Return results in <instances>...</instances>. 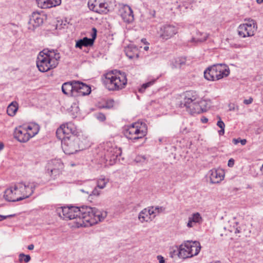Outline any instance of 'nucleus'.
<instances>
[{
	"mask_svg": "<svg viewBox=\"0 0 263 263\" xmlns=\"http://www.w3.org/2000/svg\"><path fill=\"white\" fill-rule=\"evenodd\" d=\"M57 214L64 220L76 219L78 227H87L103 220L107 212L98 210L96 208L82 206L59 207L56 209Z\"/></svg>",
	"mask_w": 263,
	"mask_h": 263,
	"instance_id": "obj_1",
	"label": "nucleus"
},
{
	"mask_svg": "<svg viewBox=\"0 0 263 263\" xmlns=\"http://www.w3.org/2000/svg\"><path fill=\"white\" fill-rule=\"evenodd\" d=\"M61 58L57 50L44 49L40 51L36 60V66L42 72L55 68L59 64Z\"/></svg>",
	"mask_w": 263,
	"mask_h": 263,
	"instance_id": "obj_2",
	"label": "nucleus"
},
{
	"mask_svg": "<svg viewBox=\"0 0 263 263\" xmlns=\"http://www.w3.org/2000/svg\"><path fill=\"white\" fill-rule=\"evenodd\" d=\"M103 84L110 91H118L125 88L127 84L126 74L120 71H112L104 75Z\"/></svg>",
	"mask_w": 263,
	"mask_h": 263,
	"instance_id": "obj_3",
	"label": "nucleus"
},
{
	"mask_svg": "<svg viewBox=\"0 0 263 263\" xmlns=\"http://www.w3.org/2000/svg\"><path fill=\"white\" fill-rule=\"evenodd\" d=\"M180 107H185L186 110L192 114L202 112L200 99L195 92L192 91H187L185 93L183 100L180 102Z\"/></svg>",
	"mask_w": 263,
	"mask_h": 263,
	"instance_id": "obj_4",
	"label": "nucleus"
},
{
	"mask_svg": "<svg viewBox=\"0 0 263 263\" xmlns=\"http://www.w3.org/2000/svg\"><path fill=\"white\" fill-rule=\"evenodd\" d=\"M230 74V69L226 64H217L209 67L204 72L205 79L209 81H217Z\"/></svg>",
	"mask_w": 263,
	"mask_h": 263,
	"instance_id": "obj_5",
	"label": "nucleus"
},
{
	"mask_svg": "<svg viewBox=\"0 0 263 263\" xmlns=\"http://www.w3.org/2000/svg\"><path fill=\"white\" fill-rule=\"evenodd\" d=\"M201 249L199 242L187 240L181 245L178 249V257L183 259L197 255Z\"/></svg>",
	"mask_w": 263,
	"mask_h": 263,
	"instance_id": "obj_6",
	"label": "nucleus"
},
{
	"mask_svg": "<svg viewBox=\"0 0 263 263\" xmlns=\"http://www.w3.org/2000/svg\"><path fill=\"white\" fill-rule=\"evenodd\" d=\"M147 133V127L144 123L137 122L133 123L125 131V136L129 139L136 140L144 137Z\"/></svg>",
	"mask_w": 263,
	"mask_h": 263,
	"instance_id": "obj_7",
	"label": "nucleus"
},
{
	"mask_svg": "<svg viewBox=\"0 0 263 263\" xmlns=\"http://www.w3.org/2000/svg\"><path fill=\"white\" fill-rule=\"evenodd\" d=\"M60 139L62 141V149L66 154H73L84 148L80 145V139L74 135H70Z\"/></svg>",
	"mask_w": 263,
	"mask_h": 263,
	"instance_id": "obj_8",
	"label": "nucleus"
},
{
	"mask_svg": "<svg viewBox=\"0 0 263 263\" xmlns=\"http://www.w3.org/2000/svg\"><path fill=\"white\" fill-rule=\"evenodd\" d=\"M63 168L64 164L60 159H52L46 166V173L54 179L62 173Z\"/></svg>",
	"mask_w": 263,
	"mask_h": 263,
	"instance_id": "obj_9",
	"label": "nucleus"
},
{
	"mask_svg": "<svg viewBox=\"0 0 263 263\" xmlns=\"http://www.w3.org/2000/svg\"><path fill=\"white\" fill-rule=\"evenodd\" d=\"M257 29V24L255 21L249 20L248 22L241 24L238 28V33L243 37L252 36L254 34Z\"/></svg>",
	"mask_w": 263,
	"mask_h": 263,
	"instance_id": "obj_10",
	"label": "nucleus"
},
{
	"mask_svg": "<svg viewBox=\"0 0 263 263\" xmlns=\"http://www.w3.org/2000/svg\"><path fill=\"white\" fill-rule=\"evenodd\" d=\"M76 126L72 122H68L63 124L58 128L56 135L58 139L63 138L69 136V134L76 135L77 134Z\"/></svg>",
	"mask_w": 263,
	"mask_h": 263,
	"instance_id": "obj_11",
	"label": "nucleus"
},
{
	"mask_svg": "<svg viewBox=\"0 0 263 263\" xmlns=\"http://www.w3.org/2000/svg\"><path fill=\"white\" fill-rule=\"evenodd\" d=\"M36 187V184L35 182H20L16 183V189L20 190L23 194L24 199L29 197L34 192Z\"/></svg>",
	"mask_w": 263,
	"mask_h": 263,
	"instance_id": "obj_12",
	"label": "nucleus"
},
{
	"mask_svg": "<svg viewBox=\"0 0 263 263\" xmlns=\"http://www.w3.org/2000/svg\"><path fill=\"white\" fill-rule=\"evenodd\" d=\"M88 6L90 10L98 13H106L108 11V4L102 0H89Z\"/></svg>",
	"mask_w": 263,
	"mask_h": 263,
	"instance_id": "obj_13",
	"label": "nucleus"
},
{
	"mask_svg": "<svg viewBox=\"0 0 263 263\" xmlns=\"http://www.w3.org/2000/svg\"><path fill=\"white\" fill-rule=\"evenodd\" d=\"M178 32V28L174 25L166 24L162 26L160 30V37L164 40L172 37Z\"/></svg>",
	"mask_w": 263,
	"mask_h": 263,
	"instance_id": "obj_14",
	"label": "nucleus"
},
{
	"mask_svg": "<svg viewBox=\"0 0 263 263\" xmlns=\"http://www.w3.org/2000/svg\"><path fill=\"white\" fill-rule=\"evenodd\" d=\"M119 15L123 21L127 23L130 24L134 20L133 11L132 8L127 5H122L119 10Z\"/></svg>",
	"mask_w": 263,
	"mask_h": 263,
	"instance_id": "obj_15",
	"label": "nucleus"
},
{
	"mask_svg": "<svg viewBox=\"0 0 263 263\" xmlns=\"http://www.w3.org/2000/svg\"><path fill=\"white\" fill-rule=\"evenodd\" d=\"M44 16L37 12H34L30 18L29 24V29L34 30L35 28L41 25L44 22Z\"/></svg>",
	"mask_w": 263,
	"mask_h": 263,
	"instance_id": "obj_16",
	"label": "nucleus"
},
{
	"mask_svg": "<svg viewBox=\"0 0 263 263\" xmlns=\"http://www.w3.org/2000/svg\"><path fill=\"white\" fill-rule=\"evenodd\" d=\"M92 31L91 38L84 37L82 39L78 40L76 42L75 47L82 49L83 47H88L93 45L94 41L97 36V29L95 28H93Z\"/></svg>",
	"mask_w": 263,
	"mask_h": 263,
	"instance_id": "obj_17",
	"label": "nucleus"
},
{
	"mask_svg": "<svg viewBox=\"0 0 263 263\" xmlns=\"http://www.w3.org/2000/svg\"><path fill=\"white\" fill-rule=\"evenodd\" d=\"M30 134L25 128L23 125L20 126L15 128L14 132V136L20 142H27L30 138Z\"/></svg>",
	"mask_w": 263,
	"mask_h": 263,
	"instance_id": "obj_18",
	"label": "nucleus"
},
{
	"mask_svg": "<svg viewBox=\"0 0 263 263\" xmlns=\"http://www.w3.org/2000/svg\"><path fill=\"white\" fill-rule=\"evenodd\" d=\"M75 90V97L88 95L91 91L89 85L79 81H76Z\"/></svg>",
	"mask_w": 263,
	"mask_h": 263,
	"instance_id": "obj_19",
	"label": "nucleus"
},
{
	"mask_svg": "<svg viewBox=\"0 0 263 263\" xmlns=\"http://www.w3.org/2000/svg\"><path fill=\"white\" fill-rule=\"evenodd\" d=\"M224 173L221 170H211L209 172V177L211 183H218L224 178Z\"/></svg>",
	"mask_w": 263,
	"mask_h": 263,
	"instance_id": "obj_20",
	"label": "nucleus"
},
{
	"mask_svg": "<svg viewBox=\"0 0 263 263\" xmlns=\"http://www.w3.org/2000/svg\"><path fill=\"white\" fill-rule=\"evenodd\" d=\"M77 81H72L64 83L62 86V92L67 95L75 97V85Z\"/></svg>",
	"mask_w": 263,
	"mask_h": 263,
	"instance_id": "obj_21",
	"label": "nucleus"
},
{
	"mask_svg": "<svg viewBox=\"0 0 263 263\" xmlns=\"http://www.w3.org/2000/svg\"><path fill=\"white\" fill-rule=\"evenodd\" d=\"M202 222V218L200 214L198 212L193 213L189 217V220L187 223L188 228H193L197 224H200Z\"/></svg>",
	"mask_w": 263,
	"mask_h": 263,
	"instance_id": "obj_22",
	"label": "nucleus"
},
{
	"mask_svg": "<svg viewBox=\"0 0 263 263\" xmlns=\"http://www.w3.org/2000/svg\"><path fill=\"white\" fill-rule=\"evenodd\" d=\"M124 51L126 56L130 59H137L139 57L138 48L133 44H130L126 47Z\"/></svg>",
	"mask_w": 263,
	"mask_h": 263,
	"instance_id": "obj_23",
	"label": "nucleus"
},
{
	"mask_svg": "<svg viewBox=\"0 0 263 263\" xmlns=\"http://www.w3.org/2000/svg\"><path fill=\"white\" fill-rule=\"evenodd\" d=\"M4 197L8 201H18V198H16L13 185L5 190Z\"/></svg>",
	"mask_w": 263,
	"mask_h": 263,
	"instance_id": "obj_24",
	"label": "nucleus"
},
{
	"mask_svg": "<svg viewBox=\"0 0 263 263\" xmlns=\"http://www.w3.org/2000/svg\"><path fill=\"white\" fill-rule=\"evenodd\" d=\"M24 127L29 134H30V137L32 138L35 136L39 132L40 126L37 124L33 123H30L28 125H23Z\"/></svg>",
	"mask_w": 263,
	"mask_h": 263,
	"instance_id": "obj_25",
	"label": "nucleus"
},
{
	"mask_svg": "<svg viewBox=\"0 0 263 263\" xmlns=\"http://www.w3.org/2000/svg\"><path fill=\"white\" fill-rule=\"evenodd\" d=\"M138 218L141 223L144 222H148L153 220V218H151V217H150L149 215L148 214L146 208L140 211L139 213Z\"/></svg>",
	"mask_w": 263,
	"mask_h": 263,
	"instance_id": "obj_26",
	"label": "nucleus"
},
{
	"mask_svg": "<svg viewBox=\"0 0 263 263\" xmlns=\"http://www.w3.org/2000/svg\"><path fill=\"white\" fill-rule=\"evenodd\" d=\"M121 155L120 148L118 147L112 148L110 151L107 152V156L110 157V161H115L117 158Z\"/></svg>",
	"mask_w": 263,
	"mask_h": 263,
	"instance_id": "obj_27",
	"label": "nucleus"
},
{
	"mask_svg": "<svg viewBox=\"0 0 263 263\" xmlns=\"http://www.w3.org/2000/svg\"><path fill=\"white\" fill-rule=\"evenodd\" d=\"M108 182L109 179L102 176L97 180V186L99 189H103L106 187Z\"/></svg>",
	"mask_w": 263,
	"mask_h": 263,
	"instance_id": "obj_28",
	"label": "nucleus"
},
{
	"mask_svg": "<svg viewBox=\"0 0 263 263\" xmlns=\"http://www.w3.org/2000/svg\"><path fill=\"white\" fill-rule=\"evenodd\" d=\"M18 109L16 102H12L7 107V112L9 116H13Z\"/></svg>",
	"mask_w": 263,
	"mask_h": 263,
	"instance_id": "obj_29",
	"label": "nucleus"
},
{
	"mask_svg": "<svg viewBox=\"0 0 263 263\" xmlns=\"http://www.w3.org/2000/svg\"><path fill=\"white\" fill-rule=\"evenodd\" d=\"M200 34L203 36L201 37H192L191 40V42L192 43H197L198 42H202L205 41L208 37V36L206 33H202L201 32H199L197 35Z\"/></svg>",
	"mask_w": 263,
	"mask_h": 263,
	"instance_id": "obj_30",
	"label": "nucleus"
},
{
	"mask_svg": "<svg viewBox=\"0 0 263 263\" xmlns=\"http://www.w3.org/2000/svg\"><path fill=\"white\" fill-rule=\"evenodd\" d=\"M200 106L202 109V112L205 111L211 106V101L206 100H200Z\"/></svg>",
	"mask_w": 263,
	"mask_h": 263,
	"instance_id": "obj_31",
	"label": "nucleus"
},
{
	"mask_svg": "<svg viewBox=\"0 0 263 263\" xmlns=\"http://www.w3.org/2000/svg\"><path fill=\"white\" fill-rule=\"evenodd\" d=\"M41 3L43 4V5L41 6V7L42 8L45 9V8H51L52 7H54L53 6V3L52 2V0H40Z\"/></svg>",
	"mask_w": 263,
	"mask_h": 263,
	"instance_id": "obj_32",
	"label": "nucleus"
},
{
	"mask_svg": "<svg viewBox=\"0 0 263 263\" xmlns=\"http://www.w3.org/2000/svg\"><path fill=\"white\" fill-rule=\"evenodd\" d=\"M155 82H156V80L154 79V80L150 81L146 83L143 84L142 85V86L141 87V88H139V91L141 93L143 92L147 88L153 85L155 83Z\"/></svg>",
	"mask_w": 263,
	"mask_h": 263,
	"instance_id": "obj_33",
	"label": "nucleus"
},
{
	"mask_svg": "<svg viewBox=\"0 0 263 263\" xmlns=\"http://www.w3.org/2000/svg\"><path fill=\"white\" fill-rule=\"evenodd\" d=\"M217 125L221 129L218 131L219 135H223L224 134L225 124L220 118L219 121H218L217 123Z\"/></svg>",
	"mask_w": 263,
	"mask_h": 263,
	"instance_id": "obj_34",
	"label": "nucleus"
},
{
	"mask_svg": "<svg viewBox=\"0 0 263 263\" xmlns=\"http://www.w3.org/2000/svg\"><path fill=\"white\" fill-rule=\"evenodd\" d=\"M13 188L14 192L16 194V198H18V201L22 200L24 199L23 194L21 193V191L20 190H18L16 189V183H15L13 185Z\"/></svg>",
	"mask_w": 263,
	"mask_h": 263,
	"instance_id": "obj_35",
	"label": "nucleus"
},
{
	"mask_svg": "<svg viewBox=\"0 0 263 263\" xmlns=\"http://www.w3.org/2000/svg\"><path fill=\"white\" fill-rule=\"evenodd\" d=\"M148 214L149 215L151 218H153V220L155 218L156 214H157L156 211L155 210V208L154 206H149L146 208Z\"/></svg>",
	"mask_w": 263,
	"mask_h": 263,
	"instance_id": "obj_36",
	"label": "nucleus"
},
{
	"mask_svg": "<svg viewBox=\"0 0 263 263\" xmlns=\"http://www.w3.org/2000/svg\"><path fill=\"white\" fill-rule=\"evenodd\" d=\"M31 259V257L29 255H25L24 253H21L19 255V261L22 262L23 260L25 262H28Z\"/></svg>",
	"mask_w": 263,
	"mask_h": 263,
	"instance_id": "obj_37",
	"label": "nucleus"
},
{
	"mask_svg": "<svg viewBox=\"0 0 263 263\" xmlns=\"http://www.w3.org/2000/svg\"><path fill=\"white\" fill-rule=\"evenodd\" d=\"M135 161L137 163H143L146 162V158L144 156H137L135 158Z\"/></svg>",
	"mask_w": 263,
	"mask_h": 263,
	"instance_id": "obj_38",
	"label": "nucleus"
},
{
	"mask_svg": "<svg viewBox=\"0 0 263 263\" xmlns=\"http://www.w3.org/2000/svg\"><path fill=\"white\" fill-rule=\"evenodd\" d=\"M185 59L182 58H178L175 60L176 67L181 66L185 64Z\"/></svg>",
	"mask_w": 263,
	"mask_h": 263,
	"instance_id": "obj_39",
	"label": "nucleus"
},
{
	"mask_svg": "<svg viewBox=\"0 0 263 263\" xmlns=\"http://www.w3.org/2000/svg\"><path fill=\"white\" fill-rule=\"evenodd\" d=\"M100 189H99L97 186H96L92 191L91 193L90 194V195H93L98 196L100 195L101 192L100 191Z\"/></svg>",
	"mask_w": 263,
	"mask_h": 263,
	"instance_id": "obj_40",
	"label": "nucleus"
},
{
	"mask_svg": "<svg viewBox=\"0 0 263 263\" xmlns=\"http://www.w3.org/2000/svg\"><path fill=\"white\" fill-rule=\"evenodd\" d=\"M154 207L155 208V210L156 211V213L157 214L161 213H164L165 210V208L163 206H156Z\"/></svg>",
	"mask_w": 263,
	"mask_h": 263,
	"instance_id": "obj_41",
	"label": "nucleus"
},
{
	"mask_svg": "<svg viewBox=\"0 0 263 263\" xmlns=\"http://www.w3.org/2000/svg\"><path fill=\"white\" fill-rule=\"evenodd\" d=\"M97 118L101 121H103L105 120L106 117L103 114L98 113L96 115Z\"/></svg>",
	"mask_w": 263,
	"mask_h": 263,
	"instance_id": "obj_42",
	"label": "nucleus"
},
{
	"mask_svg": "<svg viewBox=\"0 0 263 263\" xmlns=\"http://www.w3.org/2000/svg\"><path fill=\"white\" fill-rule=\"evenodd\" d=\"M231 46L232 47L236 48L246 47V46L244 45L237 44H231Z\"/></svg>",
	"mask_w": 263,
	"mask_h": 263,
	"instance_id": "obj_43",
	"label": "nucleus"
},
{
	"mask_svg": "<svg viewBox=\"0 0 263 263\" xmlns=\"http://www.w3.org/2000/svg\"><path fill=\"white\" fill-rule=\"evenodd\" d=\"M253 102V99L252 98H250L248 99H245L243 101V103L247 105L250 104L252 103Z\"/></svg>",
	"mask_w": 263,
	"mask_h": 263,
	"instance_id": "obj_44",
	"label": "nucleus"
},
{
	"mask_svg": "<svg viewBox=\"0 0 263 263\" xmlns=\"http://www.w3.org/2000/svg\"><path fill=\"white\" fill-rule=\"evenodd\" d=\"M234 164V160L233 158L229 159L228 163V165L229 167H233Z\"/></svg>",
	"mask_w": 263,
	"mask_h": 263,
	"instance_id": "obj_45",
	"label": "nucleus"
},
{
	"mask_svg": "<svg viewBox=\"0 0 263 263\" xmlns=\"http://www.w3.org/2000/svg\"><path fill=\"white\" fill-rule=\"evenodd\" d=\"M157 258L159 263H165L164 259L161 255H158Z\"/></svg>",
	"mask_w": 263,
	"mask_h": 263,
	"instance_id": "obj_46",
	"label": "nucleus"
},
{
	"mask_svg": "<svg viewBox=\"0 0 263 263\" xmlns=\"http://www.w3.org/2000/svg\"><path fill=\"white\" fill-rule=\"evenodd\" d=\"M72 108H74V111L77 113L79 111V108L76 103L73 104L71 106Z\"/></svg>",
	"mask_w": 263,
	"mask_h": 263,
	"instance_id": "obj_47",
	"label": "nucleus"
},
{
	"mask_svg": "<svg viewBox=\"0 0 263 263\" xmlns=\"http://www.w3.org/2000/svg\"><path fill=\"white\" fill-rule=\"evenodd\" d=\"M52 2L53 3V5L54 7L60 5L61 3V0H52Z\"/></svg>",
	"mask_w": 263,
	"mask_h": 263,
	"instance_id": "obj_48",
	"label": "nucleus"
},
{
	"mask_svg": "<svg viewBox=\"0 0 263 263\" xmlns=\"http://www.w3.org/2000/svg\"><path fill=\"white\" fill-rule=\"evenodd\" d=\"M13 216V215H9L7 216H4V215H0V221L5 219L8 217H11Z\"/></svg>",
	"mask_w": 263,
	"mask_h": 263,
	"instance_id": "obj_49",
	"label": "nucleus"
},
{
	"mask_svg": "<svg viewBox=\"0 0 263 263\" xmlns=\"http://www.w3.org/2000/svg\"><path fill=\"white\" fill-rule=\"evenodd\" d=\"M239 142L241 143V145H244L246 144L247 140L246 139H240Z\"/></svg>",
	"mask_w": 263,
	"mask_h": 263,
	"instance_id": "obj_50",
	"label": "nucleus"
},
{
	"mask_svg": "<svg viewBox=\"0 0 263 263\" xmlns=\"http://www.w3.org/2000/svg\"><path fill=\"white\" fill-rule=\"evenodd\" d=\"M201 121H202V123H206L208 121V118H205V117H202L201 119Z\"/></svg>",
	"mask_w": 263,
	"mask_h": 263,
	"instance_id": "obj_51",
	"label": "nucleus"
},
{
	"mask_svg": "<svg viewBox=\"0 0 263 263\" xmlns=\"http://www.w3.org/2000/svg\"><path fill=\"white\" fill-rule=\"evenodd\" d=\"M34 248V245L32 244H31L28 246V249L29 250H32Z\"/></svg>",
	"mask_w": 263,
	"mask_h": 263,
	"instance_id": "obj_52",
	"label": "nucleus"
},
{
	"mask_svg": "<svg viewBox=\"0 0 263 263\" xmlns=\"http://www.w3.org/2000/svg\"><path fill=\"white\" fill-rule=\"evenodd\" d=\"M233 142L234 144H237L238 142H239L240 141V140L239 139H233Z\"/></svg>",
	"mask_w": 263,
	"mask_h": 263,
	"instance_id": "obj_53",
	"label": "nucleus"
},
{
	"mask_svg": "<svg viewBox=\"0 0 263 263\" xmlns=\"http://www.w3.org/2000/svg\"><path fill=\"white\" fill-rule=\"evenodd\" d=\"M4 147V145L2 142H0V151H2Z\"/></svg>",
	"mask_w": 263,
	"mask_h": 263,
	"instance_id": "obj_54",
	"label": "nucleus"
},
{
	"mask_svg": "<svg viewBox=\"0 0 263 263\" xmlns=\"http://www.w3.org/2000/svg\"><path fill=\"white\" fill-rule=\"evenodd\" d=\"M112 105L111 104V105H109L108 104V103H107V104L105 105V106H104L103 107L104 108H109L111 107V106H112Z\"/></svg>",
	"mask_w": 263,
	"mask_h": 263,
	"instance_id": "obj_55",
	"label": "nucleus"
},
{
	"mask_svg": "<svg viewBox=\"0 0 263 263\" xmlns=\"http://www.w3.org/2000/svg\"><path fill=\"white\" fill-rule=\"evenodd\" d=\"M188 132H189V131L187 130L186 128H184L182 130V133H187Z\"/></svg>",
	"mask_w": 263,
	"mask_h": 263,
	"instance_id": "obj_56",
	"label": "nucleus"
},
{
	"mask_svg": "<svg viewBox=\"0 0 263 263\" xmlns=\"http://www.w3.org/2000/svg\"><path fill=\"white\" fill-rule=\"evenodd\" d=\"M149 49V47L148 46H145L144 47V50L145 51H147Z\"/></svg>",
	"mask_w": 263,
	"mask_h": 263,
	"instance_id": "obj_57",
	"label": "nucleus"
},
{
	"mask_svg": "<svg viewBox=\"0 0 263 263\" xmlns=\"http://www.w3.org/2000/svg\"><path fill=\"white\" fill-rule=\"evenodd\" d=\"M258 4H261L263 2V0H256Z\"/></svg>",
	"mask_w": 263,
	"mask_h": 263,
	"instance_id": "obj_58",
	"label": "nucleus"
},
{
	"mask_svg": "<svg viewBox=\"0 0 263 263\" xmlns=\"http://www.w3.org/2000/svg\"><path fill=\"white\" fill-rule=\"evenodd\" d=\"M240 230L237 228H236V230H235V233H240Z\"/></svg>",
	"mask_w": 263,
	"mask_h": 263,
	"instance_id": "obj_59",
	"label": "nucleus"
},
{
	"mask_svg": "<svg viewBox=\"0 0 263 263\" xmlns=\"http://www.w3.org/2000/svg\"><path fill=\"white\" fill-rule=\"evenodd\" d=\"M142 42H143L144 44H146V39H142Z\"/></svg>",
	"mask_w": 263,
	"mask_h": 263,
	"instance_id": "obj_60",
	"label": "nucleus"
},
{
	"mask_svg": "<svg viewBox=\"0 0 263 263\" xmlns=\"http://www.w3.org/2000/svg\"><path fill=\"white\" fill-rule=\"evenodd\" d=\"M260 170H261V172H263V164H262V165Z\"/></svg>",
	"mask_w": 263,
	"mask_h": 263,
	"instance_id": "obj_61",
	"label": "nucleus"
},
{
	"mask_svg": "<svg viewBox=\"0 0 263 263\" xmlns=\"http://www.w3.org/2000/svg\"><path fill=\"white\" fill-rule=\"evenodd\" d=\"M112 102H113V101H110V103L111 104L112 103Z\"/></svg>",
	"mask_w": 263,
	"mask_h": 263,
	"instance_id": "obj_62",
	"label": "nucleus"
}]
</instances>
